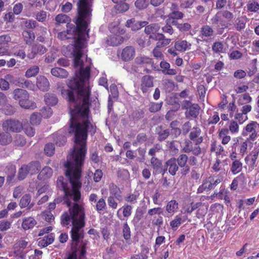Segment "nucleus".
I'll use <instances>...</instances> for the list:
<instances>
[{
    "instance_id": "obj_1",
    "label": "nucleus",
    "mask_w": 259,
    "mask_h": 259,
    "mask_svg": "<svg viewBox=\"0 0 259 259\" xmlns=\"http://www.w3.org/2000/svg\"><path fill=\"white\" fill-rule=\"evenodd\" d=\"M66 99L67 101L75 104L74 109H70V119L67 132L69 135H74V143L80 147H74L70 155L72 160L67 159L64 164L66 168L65 174L69 180L71 188L68 187V183L64 181L63 177H59L57 184L58 187L64 192V196L55 198L54 201L56 204H58L64 200V203L66 204L68 207H70L72 205L71 199L74 202H79L81 198L79 188L81 187V183L79 180L87 151V140L88 133H90L91 135L95 134L97 127L90 120V99Z\"/></svg>"
},
{
    "instance_id": "obj_2",
    "label": "nucleus",
    "mask_w": 259,
    "mask_h": 259,
    "mask_svg": "<svg viewBox=\"0 0 259 259\" xmlns=\"http://www.w3.org/2000/svg\"><path fill=\"white\" fill-rule=\"evenodd\" d=\"M93 0H78L77 3V14L73 19L75 25L69 23H67V31L68 34L74 37H79L82 33L87 32L91 23L92 16V5Z\"/></svg>"
},
{
    "instance_id": "obj_3",
    "label": "nucleus",
    "mask_w": 259,
    "mask_h": 259,
    "mask_svg": "<svg viewBox=\"0 0 259 259\" xmlns=\"http://www.w3.org/2000/svg\"><path fill=\"white\" fill-rule=\"evenodd\" d=\"M233 17V14L229 11L218 12L210 19V23L216 34L222 35L224 32L225 29L231 25V21Z\"/></svg>"
},
{
    "instance_id": "obj_4",
    "label": "nucleus",
    "mask_w": 259,
    "mask_h": 259,
    "mask_svg": "<svg viewBox=\"0 0 259 259\" xmlns=\"http://www.w3.org/2000/svg\"><path fill=\"white\" fill-rule=\"evenodd\" d=\"M12 95L13 98L18 101V104L22 108L33 110L36 108V103L29 100V94L26 90L20 88L16 89L13 91Z\"/></svg>"
},
{
    "instance_id": "obj_5",
    "label": "nucleus",
    "mask_w": 259,
    "mask_h": 259,
    "mask_svg": "<svg viewBox=\"0 0 259 259\" xmlns=\"http://www.w3.org/2000/svg\"><path fill=\"white\" fill-rule=\"evenodd\" d=\"M75 202L69 211L72 218V225H85V211L83 207Z\"/></svg>"
},
{
    "instance_id": "obj_6",
    "label": "nucleus",
    "mask_w": 259,
    "mask_h": 259,
    "mask_svg": "<svg viewBox=\"0 0 259 259\" xmlns=\"http://www.w3.org/2000/svg\"><path fill=\"white\" fill-rule=\"evenodd\" d=\"M2 126L5 131L13 133H20L23 128L22 123L20 121L14 119L4 121Z\"/></svg>"
},
{
    "instance_id": "obj_7",
    "label": "nucleus",
    "mask_w": 259,
    "mask_h": 259,
    "mask_svg": "<svg viewBox=\"0 0 259 259\" xmlns=\"http://www.w3.org/2000/svg\"><path fill=\"white\" fill-rule=\"evenodd\" d=\"M41 115L38 113H32L30 118V122L31 124L38 125L40 123L41 119V117L44 118L50 117L52 114V109L49 107H43L41 110Z\"/></svg>"
},
{
    "instance_id": "obj_8",
    "label": "nucleus",
    "mask_w": 259,
    "mask_h": 259,
    "mask_svg": "<svg viewBox=\"0 0 259 259\" xmlns=\"http://www.w3.org/2000/svg\"><path fill=\"white\" fill-rule=\"evenodd\" d=\"M85 225H72L70 231L71 242L79 243L84 238V230L82 229Z\"/></svg>"
},
{
    "instance_id": "obj_9",
    "label": "nucleus",
    "mask_w": 259,
    "mask_h": 259,
    "mask_svg": "<svg viewBox=\"0 0 259 259\" xmlns=\"http://www.w3.org/2000/svg\"><path fill=\"white\" fill-rule=\"evenodd\" d=\"M47 51V49L43 45L40 44H33L30 50L28 53L27 56L30 59H34L37 55H42Z\"/></svg>"
},
{
    "instance_id": "obj_10",
    "label": "nucleus",
    "mask_w": 259,
    "mask_h": 259,
    "mask_svg": "<svg viewBox=\"0 0 259 259\" xmlns=\"http://www.w3.org/2000/svg\"><path fill=\"white\" fill-rule=\"evenodd\" d=\"M258 127L259 124H258L256 121H251L246 126L245 131L242 132V135L243 136H246L248 133H251V134L250 135L249 138H247V140H248L249 139H250L251 140L254 141L257 137L256 129Z\"/></svg>"
},
{
    "instance_id": "obj_11",
    "label": "nucleus",
    "mask_w": 259,
    "mask_h": 259,
    "mask_svg": "<svg viewBox=\"0 0 259 259\" xmlns=\"http://www.w3.org/2000/svg\"><path fill=\"white\" fill-rule=\"evenodd\" d=\"M148 24L147 21H139L136 20L135 18H131L126 21L125 26L130 28L132 31H137Z\"/></svg>"
},
{
    "instance_id": "obj_12",
    "label": "nucleus",
    "mask_w": 259,
    "mask_h": 259,
    "mask_svg": "<svg viewBox=\"0 0 259 259\" xmlns=\"http://www.w3.org/2000/svg\"><path fill=\"white\" fill-rule=\"evenodd\" d=\"M136 51L134 47L129 46L125 47L121 53V59L124 62L132 60L135 56Z\"/></svg>"
},
{
    "instance_id": "obj_13",
    "label": "nucleus",
    "mask_w": 259,
    "mask_h": 259,
    "mask_svg": "<svg viewBox=\"0 0 259 259\" xmlns=\"http://www.w3.org/2000/svg\"><path fill=\"white\" fill-rule=\"evenodd\" d=\"M153 77L150 75H144L142 77L141 90L144 94L149 92V89L153 87Z\"/></svg>"
},
{
    "instance_id": "obj_14",
    "label": "nucleus",
    "mask_w": 259,
    "mask_h": 259,
    "mask_svg": "<svg viewBox=\"0 0 259 259\" xmlns=\"http://www.w3.org/2000/svg\"><path fill=\"white\" fill-rule=\"evenodd\" d=\"M52 138L54 142V145L57 146H64L67 142V138L60 131H58L52 135Z\"/></svg>"
},
{
    "instance_id": "obj_15",
    "label": "nucleus",
    "mask_w": 259,
    "mask_h": 259,
    "mask_svg": "<svg viewBox=\"0 0 259 259\" xmlns=\"http://www.w3.org/2000/svg\"><path fill=\"white\" fill-rule=\"evenodd\" d=\"M145 111L143 109H138L133 110L128 114V119L130 121L134 123H137L140 120L145 116Z\"/></svg>"
},
{
    "instance_id": "obj_16",
    "label": "nucleus",
    "mask_w": 259,
    "mask_h": 259,
    "mask_svg": "<svg viewBox=\"0 0 259 259\" xmlns=\"http://www.w3.org/2000/svg\"><path fill=\"white\" fill-rule=\"evenodd\" d=\"M165 217H169L176 212L179 208V203L176 200H171L165 206Z\"/></svg>"
},
{
    "instance_id": "obj_17",
    "label": "nucleus",
    "mask_w": 259,
    "mask_h": 259,
    "mask_svg": "<svg viewBox=\"0 0 259 259\" xmlns=\"http://www.w3.org/2000/svg\"><path fill=\"white\" fill-rule=\"evenodd\" d=\"M147 206L144 205L142 207H138L135 212L134 217L132 221L133 225L137 226L140 221L143 218L144 214L146 212Z\"/></svg>"
},
{
    "instance_id": "obj_18",
    "label": "nucleus",
    "mask_w": 259,
    "mask_h": 259,
    "mask_svg": "<svg viewBox=\"0 0 259 259\" xmlns=\"http://www.w3.org/2000/svg\"><path fill=\"white\" fill-rule=\"evenodd\" d=\"M165 164L168 167L169 173L173 176H175L179 168V166L176 162V158L175 157L170 158L165 162Z\"/></svg>"
},
{
    "instance_id": "obj_19",
    "label": "nucleus",
    "mask_w": 259,
    "mask_h": 259,
    "mask_svg": "<svg viewBox=\"0 0 259 259\" xmlns=\"http://www.w3.org/2000/svg\"><path fill=\"white\" fill-rule=\"evenodd\" d=\"M36 85L42 91H47L50 87V83L48 79L44 76L39 75L36 78Z\"/></svg>"
},
{
    "instance_id": "obj_20",
    "label": "nucleus",
    "mask_w": 259,
    "mask_h": 259,
    "mask_svg": "<svg viewBox=\"0 0 259 259\" xmlns=\"http://www.w3.org/2000/svg\"><path fill=\"white\" fill-rule=\"evenodd\" d=\"M109 190L110 196H113L117 200L121 201L122 200V197L121 195V191L119 188L113 183H111L109 186Z\"/></svg>"
},
{
    "instance_id": "obj_21",
    "label": "nucleus",
    "mask_w": 259,
    "mask_h": 259,
    "mask_svg": "<svg viewBox=\"0 0 259 259\" xmlns=\"http://www.w3.org/2000/svg\"><path fill=\"white\" fill-rule=\"evenodd\" d=\"M53 169L49 166H45L37 176V179L39 181L50 179L53 175Z\"/></svg>"
},
{
    "instance_id": "obj_22",
    "label": "nucleus",
    "mask_w": 259,
    "mask_h": 259,
    "mask_svg": "<svg viewBox=\"0 0 259 259\" xmlns=\"http://www.w3.org/2000/svg\"><path fill=\"white\" fill-rule=\"evenodd\" d=\"M123 41V38L120 35H110L106 39V43L109 46H117Z\"/></svg>"
},
{
    "instance_id": "obj_23",
    "label": "nucleus",
    "mask_w": 259,
    "mask_h": 259,
    "mask_svg": "<svg viewBox=\"0 0 259 259\" xmlns=\"http://www.w3.org/2000/svg\"><path fill=\"white\" fill-rule=\"evenodd\" d=\"M26 166L31 175L37 174L41 168L40 163L38 160L31 161Z\"/></svg>"
},
{
    "instance_id": "obj_24",
    "label": "nucleus",
    "mask_w": 259,
    "mask_h": 259,
    "mask_svg": "<svg viewBox=\"0 0 259 259\" xmlns=\"http://www.w3.org/2000/svg\"><path fill=\"white\" fill-rule=\"evenodd\" d=\"M162 126H159L156 129V132L157 135V140L162 142L166 140L170 135L169 129L162 130Z\"/></svg>"
},
{
    "instance_id": "obj_25",
    "label": "nucleus",
    "mask_w": 259,
    "mask_h": 259,
    "mask_svg": "<svg viewBox=\"0 0 259 259\" xmlns=\"http://www.w3.org/2000/svg\"><path fill=\"white\" fill-rule=\"evenodd\" d=\"M200 107L198 104H193V106L185 112V115L187 118H189V116L194 118H196L199 113Z\"/></svg>"
},
{
    "instance_id": "obj_26",
    "label": "nucleus",
    "mask_w": 259,
    "mask_h": 259,
    "mask_svg": "<svg viewBox=\"0 0 259 259\" xmlns=\"http://www.w3.org/2000/svg\"><path fill=\"white\" fill-rule=\"evenodd\" d=\"M151 166L153 169V174L157 175V173L161 170V167L163 166L162 161L155 157H152L150 160Z\"/></svg>"
},
{
    "instance_id": "obj_27",
    "label": "nucleus",
    "mask_w": 259,
    "mask_h": 259,
    "mask_svg": "<svg viewBox=\"0 0 259 259\" xmlns=\"http://www.w3.org/2000/svg\"><path fill=\"white\" fill-rule=\"evenodd\" d=\"M149 253V248L147 245H141V252L139 254H134L131 259H148V254Z\"/></svg>"
},
{
    "instance_id": "obj_28",
    "label": "nucleus",
    "mask_w": 259,
    "mask_h": 259,
    "mask_svg": "<svg viewBox=\"0 0 259 259\" xmlns=\"http://www.w3.org/2000/svg\"><path fill=\"white\" fill-rule=\"evenodd\" d=\"M51 73L53 76L60 78H65L68 75V72L65 69L60 67L52 68Z\"/></svg>"
},
{
    "instance_id": "obj_29",
    "label": "nucleus",
    "mask_w": 259,
    "mask_h": 259,
    "mask_svg": "<svg viewBox=\"0 0 259 259\" xmlns=\"http://www.w3.org/2000/svg\"><path fill=\"white\" fill-rule=\"evenodd\" d=\"M6 173L7 175V183L10 184L13 182L15 176L16 170V166L14 165H11L7 166Z\"/></svg>"
},
{
    "instance_id": "obj_30",
    "label": "nucleus",
    "mask_w": 259,
    "mask_h": 259,
    "mask_svg": "<svg viewBox=\"0 0 259 259\" xmlns=\"http://www.w3.org/2000/svg\"><path fill=\"white\" fill-rule=\"evenodd\" d=\"M12 141L11 135L7 131L6 132H2L0 130V144L2 145H7Z\"/></svg>"
},
{
    "instance_id": "obj_31",
    "label": "nucleus",
    "mask_w": 259,
    "mask_h": 259,
    "mask_svg": "<svg viewBox=\"0 0 259 259\" xmlns=\"http://www.w3.org/2000/svg\"><path fill=\"white\" fill-rule=\"evenodd\" d=\"M36 224V221L32 217L23 219L22 223V227L24 230H28L33 228Z\"/></svg>"
},
{
    "instance_id": "obj_32",
    "label": "nucleus",
    "mask_w": 259,
    "mask_h": 259,
    "mask_svg": "<svg viewBox=\"0 0 259 259\" xmlns=\"http://www.w3.org/2000/svg\"><path fill=\"white\" fill-rule=\"evenodd\" d=\"M44 100L46 103L50 106H54L58 103V98L56 95L50 93L46 94Z\"/></svg>"
},
{
    "instance_id": "obj_33",
    "label": "nucleus",
    "mask_w": 259,
    "mask_h": 259,
    "mask_svg": "<svg viewBox=\"0 0 259 259\" xmlns=\"http://www.w3.org/2000/svg\"><path fill=\"white\" fill-rule=\"evenodd\" d=\"M132 208H133V207L131 205H129L128 204H125L121 208H120L118 210L117 213V215L118 218L120 220H123V219L121 218V216L119 214V211L121 209H122V214L124 217H125V218L129 217L132 214Z\"/></svg>"
},
{
    "instance_id": "obj_34",
    "label": "nucleus",
    "mask_w": 259,
    "mask_h": 259,
    "mask_svg": "<svg viewBox=\"0 0 259 259\" xmlns=\"http://www.w3.org/2000/svg\"><path fill=\"white\" fill-rule=\"evenodd\" d=\"M160 29V26L157 23H152L148 25H146L144 32L147 34L155 33Z\"/></svg>"
},
{
    "instance_id": "obj_35",
    "label": "nucleus",
    "mask_w": 259,
    "mask_h": 259,
    "mask_svg": "<svg viewBox=\"0 0 259 259\" xmlns=\"http://www.w3.org/2000/svg\"><path fill=\"white\" fill-rule=\"evenodd\" d=\"M135 62L138 65L153 63L152 61V59L144 56H138L136 58Z\"/></svg>"
},
{
    "instance_id": "obj_36",
    "label": "nucleus",
    "mask_w": 259,
    "mask_h": 259,
    "mask_svg": "<svg viewBox=\"0 0 259 259\" xmlns=\"http://www.w3.org/2000/svg\"><path fill=\"white\" fill-rule=\"evenodd\" d=\"M215 30L212 26L204 25L201 27V34L205 37H210L214 35Z\"/></svg>"
},
{
    "instance_id": "obj_37",
    "label": "nucleus",
    "mask_w": 259,
    "mask_h": 259,
    "mask_svg": "<svg viewBox=\"0 0 259 259\" xmlns=\"http://www.w3.org/2000/svg\"><path fill=\"white\" fill-rule=\"evenodd\" d=\"M70 222L72 223V218L70 212H65L61 216V224L63 226H68Z\"/></svg>"
},
{
    "instance_id": "obj_38",
    "label": "nucleus",
    "mask_w": 259,
    "mask_h": 259,
    "mask_svg": "<svg viewBox=\"0 0 259 259\" xmlns=\"http://www.w3.org/2000/svg\"><path fill=\"white\" fill-rule=\"evenodd\" d=\"M28 174L30 173L26 166V164H23L19 169L18 174V179L20 181H22L27 177Z\"/></svg>"
},
{
    "instance_id": "obj_39",
    "label": "nucleus",
    "mask_w": 259,
    "mask_h": 259,
    "mask_svg": "<svg viewBox=\"0 0 259 259\" xmlns=\"http://www.w3.org/2000/svg\"><path fill=\"white\" fill-rule=\"evenodd\" d=\"M55 21L58 25L61 23H66L71 21L70 18L67 15L64 14H59L55 17Z\"/></svg>"
},
{
    "instance_id": "obj_40",
    "label": "nucleus",
    "mask_w": 259,
    "mask_h": 259,
    "mask_svg": "<svg viewBox=\"0 0 259 259\" xmlns=\"http://www.w3.org/2000/svg\"><path fill=\"white\" fill-rule=\"evenodd\" d=\"M188 45V42L185 40H179L175 42V48L179 51L183 52L187 50Z\"/></svg>"
},
{
    "instance_id": "obj_41",
    "label": "nucleus",
    "mask_w": 259,
    "mask_h": 259,
    "mask_svg": "<svg viewBox=\"0 0 259 259\" xmlns=\"http://www.w3.org/2000/svg\"><path fill=\"white\" fill-rule=\"evenodd\" d=\"M114 8L116 12L119 13H123L127 11L130 8L129 5L124 2L119 3L114 6Z\"/></svg>"
},
{
    "instance_id": "obj_42",
    "label": "nucleus",
    "mask_w": 259,
    "mask_h": 259,
    "mask_svg": "<svg viewBox=\"0 0 259 259\" xmlns=\"http://www.w3.org/2000/svg\"><path fill=\"white\" fill-rule=\"evenodd\" d=\"M242 163L238 160H235L232 163L231 171L233 174L235 175L242 170Z\"/></svg>"
},
{
    "instance_id": "obj_43",
    "label": "nucleus",
    "mask_w": 259,
    "mask_h": 259,
    "mask_svg": "<svg viewBox=\"0 0 259 259\" xmlns=\"http://www.w3.org/2000/svg\"><path fill=\"white\" fill-rule=\"evenodd\" d=\"M31 200V196L29 194H26L21 198L19 206L21 208L27 206Z\"/></svg>"
},
{
    "instance_id": "obj_44",
    "label": "nucleus",
    "mask_w": 259,
    "mask_h": 259,
    "mask_svg": "<svg viewBox=\"0 0 259 259\" xmlns=\"http://www.w3.org/2000/svg\"><path fill=\"white\" fill-rule=\"evenodd\" d=\"M39 68L37 66L34 65L27 70L25 72V76L29 78L36 76L39 72Z\"/></svg>"
},
{
    "instance_id": "obj_45",
    "label": "nucleus",
    "mask_w": 259,
    "mask_h": 259,
    "mask_svg": "<svg viewBox=\"0 0 259 259\" xmlns=\"http://www.w3.org/2000/svg\"><path fill=\"white\" fill-rule=\"evenodd\" d=\"M163 81L164 89L165 90L166 93H170L174 90L175 85L173 81L171 80L165 79Z\"/></svg>"
},
{
    "instance_id": "obj_46",
    "label": "nucleus",
    "mask_w": 259,
    "mask_h": 259,
    "mask_svg": "<svg viewBox=\"0 0 259 259\" xmlns=\"http://www.w3.org/2000/svg\"><path fill=\"white\" fill-rule=\"evenodd\" d=\"M55 145L52 143H48L46 144L44 148V152L48 156H52L55 152Z\"/></svg>"
},
{
    "instance_id": "obj_47",
    "label": "nucleus",
    "mask_w": 259,
    "mask_h": 259,
    "mask_svg": "<svg viewBox=\"0 0 259 259\" xmlns=\"http://www.w3.org/2000/svg\"><path fill=\"white\" fill-rule=\"evenodd\" d=\"M5 106L3 109L4 113L7 115H13L16 112V108L15 106L10 104L5 105Z\"/></svg>"
},
{
    "instance_id": "obj_48",
    "label": "nucleus",
    "mask_w": 259,
    "mask_h": 259,
    "mask_svg": "<svg viewBox=\"0 0 259 259\" xmlns=\"http://www.w3.org/2000/svg\"><path fill=\"white\" fill-rule=\"evenodd\" d=\"M149 4L148 0H137L135 2V6L139 10H143L146 9Z\"/></svg>"
},
{
    "instance_id": "obj_49",
    "label": "nucleus",
    "mask_w": 259,
    "mask_h": 259,
    "mask_svg": "<svg viewBox=\"0 0 259 259\" xmlns=\"http://www.w3.org/2000/svg\"><path fill=\"white\" fill-rule=\"evenodd\" d=\"M123 237L125 240H128L131 239V232L130 227L128 226L127 222L123 224L122 229Z\"/></svg>"
},
{
    "instance_id": "obj_50",
    "label": "nucleus",
    "mask_w": 259,
    "mask_h": 259,
    "mask_svg": "<svg viewBox=\"0 0 259 259\" xmlns=\"http://www.w3.org/2000/svg\"><path fill=\"white\" fill-rule=\"evenodd\" d=\"M185 220L183 221V222ZM182 219L179 215H177L175 219L170 222V226L173 230H176L178 227L182 224Z\"/></svg>"
},
{
    "instance_id": "obj_51",
    "label": "nucleus",
    "mask_w": 259,
    "mask_h": 259,
    "mask_svg": "<svg viewBox=\"0 0 259 259\" xmlns=\"http://www.w3.org/2000/svg\"><path fill=\"white\" fill-rule=\"evenodd\" d=\"M162 105L163 102H160V103H151L149 108V111L151 113H155L158 112L161 109Z\"/></svg>"
},
{
    "instance_id": "obj_52",
    "label": "nucleus",
    "mask_w": 259,
    "mask_h": 259,
    "mask_svg": "<svg viewBox=\"0 0 259 259\" xmlns=\"http://www.w3.org/2000/svg\"><path fill=\"white\" fill-rule=\"evenodd\" d=\"M26 143V141L25 138L21 135H17L14 141V145L17 146L22 147L25 145Z\"/></svg>"
},
{
    "instance_id": "obj_53",
    "label": "nucleus",
    "mask_w": 259,
    "mask_h": 259,
    "mask_svg": "<svg viewBox=\"0 0 259 259\" xmlns=\"http://www.w3.org/2000/svg\"><path fill=\"white\" fill-rule=\"evenodd\" d=\"M200 134V128L198 127H194L189 134V138L191 140L194 141L195 139L198 138Z\"/></svg>"
},
{
    "instance_id": "obj_54",
    "label": "nucleus",
    "mask_w": 259,
    "mask_h": 259,
    "mask_svg": "<svg viewBox=\"0 0 259 259\" xmlns=\"http://www.w3.org/2000/svg\"><path fill=\"white\" fill-rule=\"evenodd\" d=\"M188 160V156L185 154H181L176 159V162L180 166L184 164H186Z\"/></svg>"
},
{
    "instance_id": "obj_55",
    "label": "nucleus",
    "mask_w": 259,
    "mask_h": 259,
    "mask_svg": "<svg viewBox=\"0 0 259 259\" xmlns=\"http://www.w3.org/2000/svg\"><path fill=\"white\" fill-rule=\"evenodd\" d=\"M90 159L95 163H99L100 161L98 156V152L97 148L93 149L90 150Z\"/></svg>"
},
{
    "instance_id": "obj_56",
    "label": "nucleus",
    "mask_w": 259,
    "mask_h": 259,
    "mask_svg": "<svg viewBox=\"0 0 259 259\" xmlns=\"http://www.w3.org/2000/svg\"><path fill=\"white\" fill-rule=\"evenodd\" d=\"M79 243L70 242V252L67 254L77 257V252L78 250Z\"/></svg>"
},
{
    "instance_id": "obj_57",
    "label": "nucleus",
    "mask_w": 259,
    "mask_h": 259,
    "mask_svg": "<svg viewBox=\"0 0 259 259\" xmlns=\"http://www.w3.org/2000/svg\"><path fill=\"white\" fill-rule=\"evenodd\" d=\"M164 208L160 207H154L153 208L150 209L148 211V214L152 216L155 214H163Z\"/></svg>"
},
{
    "instance_id": "obj_58",
    "label": "nucleus",
    "mask_w": 259,
    "mask_h": 259,
    "mask_svg": "<svg viewBox=\"0 0 259 259\" xmlns=\"http://www.w3.org/2000/svg\"><path fill=\"white\" fill-rule=\"evenodd\" d=\"M247 8L249 12H256L259 10V4L256 2H252L247 5Z\"/></svg>"
},
{
    "instance_id": "obj_59",
    "label": "nucleus",
    "mask_w": 259,
    "mask_h": 259,
    "mask_svg": "<svg viewBox=\"0 0 259 259\" xmlns=\"http://www.w3.org/2000/svg\"><path fill=\"white\" fill-rule=\"evenodd\" d=\"M96 210L98 211H103L106 207V204L104 198H100L97 202Z\"/></svg>"
},
{
    "instance_id": "obj_60",
    "label": "nucleus",
    "mask_w": 259,
    "mask_h": 259,
    "mask_svg": "<svg viewBox=\"0 0 259 259\" xmlns=\"http://www.w3.org/2000/svg\"><path fill=\"white\" fill-rule=\"evenodd\" d=\"M139 157H138V161L139 162H143L145 160L146 148L139 147L137 149Z\"/></svg>"
},
{
    "instance_id": "obj_61",
    "label": "nucleus",
    "mask_w": 259,
    "mask_h": 259,
    "mask_svg": "<svg viewBox=\"0 0 259 259\" xmlns=\"http://www.w3.org/2000/svg\"><path fill=\"white\" fill-rule=\"evenodd\" d=\"M86 245H87L86 243H82L81 244L79 255H78V256H77L78 259H87Z\"/></svg>"
},
{
    "instance_id": "obj_62",
    "label": "nucleus",
    "mask_w": 259,
    "mask_h": 259,
    "mask_svg": "<svg viewBox=\"0 0 259 259\" xmlns=\"http://www.w3.org/2000/svg\"><path fill=\"white\" fill-rule=\"evenodd\" d=\"M23 130L25 134L30 137L34 135L35 130L30 125H24Z\"/></svg>"
},
{
    "instance_id": "obj_63",
    "label": "nucleus",
    "mask_w": 259,
    "mask_h": 259,
    "mask_svg": "<svg viewBox=\"0 0 259 259\" xmlns=\"http://www.w3.org/2000/svg\"><path fill=\"white\" fill-rule=\"evenodd\" d=\"M212 49L213 52L216 53L223 52V45L221 42H214L212 47Z\"/></svg>"
},
{
    "instance_id": "obj_64",
    "label": "nucleus",
    "mask_w": 259,
    "mask_h": 259,
    "mask_svg": "<svg viewBox=\"0 0 259 259\" xmlns=\"http://www.w3.org/2000/svg\"><path fill=\"white\" fill-rule=\"evenodd\" d=\"M184 17V14L180 11H173L169 14V18L171 19H181Z\"/></svg>"
}]
</instances>
